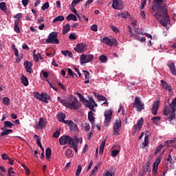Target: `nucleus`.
I'll return each instance as SVG.
<instances>
[{
  "label": "nucleus",
  "mask_w": 176,
  "mask_h": 176,
  "mask_svg": "<svg viewBox=\"0 0 176 176\" xmlns=\"http://www.w3.org/2000/svg\"><path fill=\"white\" fill-rule=\"evenodd\" d=\"M120 17H122L123 19H127V17H129V16H130V13L125 12L123 13H121L120 14Z\"/></svg>",
  "instance_id": "46"
},
{
  "label": "nucleus",
  "mask_w": 176,
  "mask_h": 176,
  "mask_svg": "<svg viewBox=\"0 0 176 176\" xmlns=\"http://www.w3.org/2000/svg\"><path fill=\"white\" fill-rule=\"evenodd\" d=\"M47 100H52V98H50V96H49L46 92L41 93V101L43 102H45V104H47L49 101Z\"/></svg>",
  "instance_id": "18"
},
{
  "label": "nucleus",
  "mask_w": 176,
  "mask_h": 176,
  "mask_svg": "<svg viewBox=\"0 0 176 176\" xmlns=\"http://www.w3.org/2000/svg\"><path fill=\"white\" fill-rule=\"evenodd\" d=\"M19 23H20V21L19 20H16L14 21V30L15 31V32H16L17 34H20V28H19Z\"/></svg>",
  "instance_id": "27"
},
{
  "label": "nucleus",
  "mask_w": 176,
  "mask_h": 176,
  "mask_svg": "<svg viewBox=\"0 0 176 176\" xmlns=\"http://www.w3.org/2000/svg\"><path fill=\"white\" fill-rule=\"evenodd\" d=\"M26 72L29 74H32V62L25 60L23 63Z\"/></svg>",
  "instance_id": "15"
},
{
  "label": "nucleus",
  "mask_w": 176,
  "mask_h": 176,
  "mask_svg": "<svg viewBox=\"0 0 176 176\" xmlns=\"http://www.w3.org/2000/svg\"><path fill=\"white\" fill-rule=\"evenodd\" d=\"M84 127L85 129V131H90V124L89 123H85L84 124Z\"/></svg>",
  "instance_id": "57"
},
{
  "label": "nucleus",
  "mask_w": 176,
  "mask_h": 176,
  "mask_svg": "<svg viewBox=\"0 0 176 176\" xmlns=\"http://www.w3.org/2000/svg\"><path fill=\"white\" fill-rule=\"evenodd\" d=\"M36 144L41 149H42L43 152L41 153V155H45V151L43 150V147L42 146V143H41V138H38L36 139Z\"/></svg>",
  "instance_id": "34"
},
{
  "label": "nucleus",
  "mask_w": 176,
  "mask_h": 176,
  "mask_svg": "<svg viewBox=\"0 0 176 176\" xmlns=\"http://www.w3.org/2000/svg\"><path fill=\"white\" fill-rule=\"evenodd\" d=\"M102 43H104V45H107L108 46H112L111 44V39L109 37H104L102 40Z\"/></svg>",
  "instance_id": "25"
},
{
  "label": "nucleus",
  "mask_w": 176,
  "mask_h": 176,
  "mask_svg": "<svg viewBox=\"0 0 176 176\" xmlns=\"http://www.w3.org/2000/svg\"><path fill=\"white\" fill-rule=\"evenodd\" d=\"M79 2H82V0H74L72 3V6H76Z\"/></svg>",
  "instance_id": "60"
},
{
  "label": "nucleus",
  "mask_w": 176,
  "mask_h": 176,
  "mask_svg": "<svg viewBox=\"0 0 176 176\" xmlns=\"http://www.w3.org/2000/svg\"><path fill=\"white\" fill-rule=\"evenodd\" d=\"M168 67L171 74L174 75V76H176L175 64H174L173 63L168 64Z\"/></svg>",
  "instance_id": "21"
},
{
  "label": "nucleus",
  "mask_w": 176,
  "mask_h": 176,
  "mask_svg": "<svg viewBox=\"0 0 176 176\" xmlns=\"http://www.w3.org/2000/svg\"><path fill=\"white\" fill-rule=\"evenodd\" d=\"M33 58L36 63H38V61H39V56H38V55H36V54H33Z\"/></svg>",
  "instance_id": "61"
},
{
  "label": "nucleus",
  "mask_w": 176,
  "mask_h": 176,
  "mask_svg": "<svg viewBox=\"0 0 176 176\" xmlns=\"http://www.w3.org/2000/svg\"><path fill=\"white\" fill-rule=\"evenodd\" d=\"M80 173H82V166L81 165H78L77 170H76V176L80 175Z\"/></svg>",
  "instance_id": "47"
},
{
  "label": "nucleus",
  "mask_w": 176,
  "mask_h": 176,
  "mask_svg": "<svg viewBox=\"0 0 176 176\" xmlns=\"http://www.w3.org/2000/svg\"><path fill=\"white\" fill-rule=\"evenodd\" d=\"M77 96L79 97L80 101H82V102H85V101H87V99L85 98V96H82L80 94V93H76Z\"/></svg>",
  "instance_id": "44"
},
{
  "label": "nucleus",
  "mask_w": 176,
  "mask_h": 176,
  "mask_svg": "<svg viewBox=\"0 0 176 176\" xmlns=\"http://www.w3.org/2000/svg\"><path fill=\"white\" fill-rule=\"evenodd\" d=\"M70 10H72V12H73V13H74V14H76V16H77V17H78V19H80L79 13H78V11L76 10V9H75V6H72V7H70Z\"/></svg>",
  "instance_id": "38"
},
{
  "label": "nucleus",
  "mask_w": 176,
  "mask_h": 176,
  "mask_svg": "<svg viewBox=\"0 0 176 176\" xmlns=\"http://www.w3.org/2000/svg\"><path fill=\"white\" fill-rule=\"evenodd\" d=\"M34 96L36 100H39L41 101L42 94H40L38 92H34Z\"/></svg>",
  "instance_id": "42"
},
{
  "label": "nucleus",
  "mask_w": 176,
  "mask_h": 176,
  "mask_svg": "<svg viewBox=\"0 0 176 176\" xmlns=\"http://www.w3.org/2000/svg\"><path fill=\"white\" fill-rule=\"evenodd\" d=\"M128 32L129 33V35L131 38H137V34L133 32V30L130 26H128Z\"/></svg>",
  "instance_id": "36"
},
{
  "label": "nucleus",
  "mask_w": 176,
  "mask_h": 176,
  "mask_svg": "<svg viewBox=\"0 0 176 176\" xmlns=\"http://www.w3.org/2000/svg\"><path fill=\"white\" fill-rule=\"evenodd\" d=\"M49 2L45 3L41 7L42 10H46V9H49Z\"/></svg>",
  "instance_id": "52"
},
{
  "label": "nucleus",
  "mask_w": 176,
  "mask_h": 176,
  "mask_svg": "<svg viewBox=\"0 0 176 176\" xmlns=\"http://www.w3.org/2000/svg\"><path fill=\"white\" fill-rule=\"evenodd\" d=\"M142 124H144V118H141L136 124L134 125V134L137 133V131H140L142 129Z\"/></svg>",
  "instance_id": "12"
},
{
  "label": "nucleus",
  "mask_w": 176,
  "mask_h": 176,
  "mask_svg": "<svg viewBox=\"0 0 176 176\" xmlns=\"http://www.w3.org/2000/svg\"><path fill=\"white\" fill-rule=\"evenodd\" d=\"M94 56L93 54H82L80 58V64H86L87 63H90V61H93Z\"/></svg>",
  "instance_id": "8"
},
{
  "label": "nucleus",
  "mask_w": 176,
  "mask_h": 176,
  "mask_svg": "<svg viewBox=\"0 0 176 176\" xmlns=\"http://www.w3.org/2000/svg\"><path fill=\"white\" fill-rule=\"evenodd\" d=\"M65 19L64 16H58L54 19L53 23H56V21H64Z\"/></svg>",
  "instance_id": "37"
},
{
  "label": "nucleus",
  "mask_w": 176,
  "mask_h": 176,
  "mask_svg": "<svg viewBox=\"0 0 176 176\" xmlns=\"http://www.w3.org/2000/svg\"><path fill=\"white\" fill-rule=\"evenodd\" d=\"M66 20L67 21H69L71 20H73V21H78V18L76 17V15L74 14H69L67 17Z\"/></svg>",
  "instance_id": "24"
},
{
  "label": "nucleus",
  "mask_w": 176,
  "mask_h": 176,
  "mask_svg": "<svg viewBox=\"0 0 176 176\" xmlns=\"http://www.w3.org/2000/svg\"><path fill=\"white\" fill-rule=\"evenodd\" d=\"M104 123H107L106 126H107L108 123L111 122V119H112V110H107L104 112Z\"/></svg>",
  "instance_id": "13"
},
{
  "label": "nucleus",
  "mask_w": 176,
  "mask_h": 176,
  "mask_svg": "<svg viewBox=\"0 0 176 176\" xmlns=\"http://www.w3.org/2000/svg\"><path fill=\"white\" fill-rule=\"evenodd\" d=\"M69 127H70V130H73L74 131L78 130V125L76 124H75L73 122H70V123H69Z\"/></svg>",
  "instance_id": "31"
},
{
  "label": "nucleus",
  "mask_w": 176,
  "mask_h": 176,
  "mask_svg": "<svg viewBox=\"0 0 176 176\" xmlns=\"http://www.w3.org/2000/svg\"><path fill=\"white\" fill-rule=\"evenodd\" d=\"M12 174H14V171H13V168L10 167L8 169V175L12 176Z\"/></svg>",
  "instance_id": "56"
},
{
  "label": "nucleus",
  "mask_w": 176,
  "mask_h": 176,
  "mask_svg": "<svg viewBox=\"0 0 176 176\" xmlns=\"http://www.w3.org/2000/svg\"><path fill=\"white\" fill-rule=\"evenodd\" d=\"M78 142H79V139L77 138L72 139L71 136L63 135L59 138L60 145H69L74 148L76 153L78 152Z\"/></svg>",
  "instance_id": "2"
},
{
  "label": "nucleus",
  "mask_w": 176,
  "mask_h": 176,
  "mask_svg": "<svg viewBox=\"0 0 176 176\" xmlns=\"http://www.w3.org/2000/svg\"><path fill=\"white\" fill-rule=\"evenodd\" d=\"M69 38L71 40V41H75L76 40V36H75V33H72L69 34Z\"/></svg>",
  "instance_id": "53"
},
{
  "label": "nucleus",
  "mask_w": 176,
  "mask_h": 176,
  "mask_svg": "<svg viewBox=\"0 0 176 176\" xmlns=\"http://www.w3.org/2000/svg\"><path fill=\"white\" fill-rule=\"evenodd\" d=\"M133 107V108H136V111H138L139 112H141L142 109H145V104L141 102V98L138 96L135 98Z\"/></svg>",
  "instance_id": "7"
},
{
  "label": "nucleus",
  "mask_w": 176,
  "mask_h": 176,
  "mask_svg": "<svg viewBox=\"0 0 176 176\" xmlns=\"http://www.w3.org/2000/svg\"><path fill=\"white\" fill-rule=\"evenodd\" d=\"M13 126H14V124L12 123L10 121H5L3 129H12Z\"/></svg>",
  "instance_id": "26"
},
{
  "label": "nucleus",
  "mask_w": 176,
  "mask_h": 176,
  "mask_svg": "<svg viewBox=\"0 0 176 176\" xmlns=\"http://www.w3.org/2000/svg\"><path fill=\"white\" fill-rule=\"evenodd\" d=\"M57 119L58 122H64L65 119V114L64 113H60L57 115Z\"/></svg>",
  "instance_id": "28"
},
{
  "label": "nucleus",
  "mask_w": 176,
  "mask_h": 176,
  "mask_svg": "<svg viewBox=\"0 0 176 176\" xmlns=\"http://www.w3.org/2000/svg\"><path fill=\"white\" fill-rule=\"evenodd\" d=\"M160 119H162V118L160 116L153 117L152 118V121L154 123V124H157V122H159V120H160Z\"/></svg>",
  "instance_id": "43"
},
{
  "label": "nucleus",
  "mask_w": 176,
  "mask_h": 176,
  "mask_svg": "<svg viewBox=\"0 0 176 176\" xmlns=\"http://www.w3.org/2000/svg\"><path fill=\"white\" fill-rule=\"evenodd\" d=\"M46 125V120L43 118H41L39 121H38V124L36 129H43L45 126Z\"/></svg>",
  "instance_id": "20"
},
{
  "label": "nucleus",
  "mask_w": 176,
  "mask_h": 176,
  "mask_svg": "<svg viewBox=\"0 0 176 176\" xmlns=\"http://www.w3.org/2000/svg\"><path fill=\"white\" fill-rule=\"evenodd\" d=\"M58 101H59V102H60V104H62V105H63V107H65V104H66L67 101L63 100L60 97H58Z\"/></svg>",
  "instance_id": "55"
},
{
  "label": "nucleus",
  "mask_w": 176,
  "mask_h": 176,
  "mask_svg": "<svg viewBox=\"0 0 176 176\" xmlns=\"http://www.w3.org/2000/svg\"><path fill=\"white\" fill-rule=\"evenodd\" d=\"M60 131H56L53 135L54 138H58V137L60 136Z\"/></svg>",
  "instance_id": "54"
},
{
  "label": "nucleus",
  "mask_w": 176,
  "mask_h": 176,
  "mask_svg": "<svg viewBox=\"0 0 176 176\" xmlns=\"http://www.w3.org/2000/svg\"><path fill=\"white\" fill-rule=\"evenodd\" d=\"M97 98L98 100V101H105V100H107V98L102 95H97Z\"/></svg>",
  "instance_id": "45"
},
{
  "label": "nucleus",
  "mask_w": 176,
  "mask_h": 176,
  "mask_svg": "<svg viewBox=\"0 0 176 176\" xmlns=\"http://www.w3.org/2000/svg\"><path fill=\"white\" fill-rule=\"evenodd\" d=\"M162 162V157L160 155L157 157L155 161L154 162L153 164V175H156L157 174V170L159 168V164H160V162Z\"/></svg>",
  "instance_id": "9"
},
{
  "label": "nucleus",
  "mask_w": 176,
  "mask_h": 176,
  "mask_svg": "<svg viewBox=\"0 0 176 176\" xmlns=\"http://www.w3.org/2000/svg\"><path fill=\"white\" fill-rule=\"evenodd\" d=\"M88 120L92 124V129H94V122H96V118H94V113L91 111L88 113Z\"/></svg>",
  "instance_id": "17"
},
{
  "label": "nucleus",
  "mask_w": 176,
  "mask_h": 176,
  "mask_svg": "<svg viewBox=\"0 0 176 176\" xmlns=\"http://www.w3.org/2000/svg\"><path fill=\"white\" fill-rule=\"evenodd\" d=\"M111 46H117L118 45V41H116V38H113L112 40H111Z\"/></svg>",
  "instance_id": "59"
},
{
  "label": "nucleus",
  "mask_w": 176,
  "mask_h": 176,
  "mask_svg": "<svg viewBox=\"0 0 176 176\" xmlns=\"http://www.w3.org/2000/svg\"><path fill=\"white\" fill-rule=\"evenodd\" d=\"M0 9L3 12H6V10H8V7H6V3L5 2L0 3Z\"/></svg>",
  "instance_id": "35"
},
{
  "label": "nucleus",
  "mask_w": 176,
  "mask_h": 176,
  "mask_svg": "<svg viewBox=\"0 0 176 176\" xmlns=\"http://www.w3.org/2000/svg\"><path fill=\"white\" fill-rule=\"evenodd\" d=\"M83 72H85V79H90V73L87 71H83Z\"/></svg>",
  "instance_id": "58"
},
{
  "label": "nucleus",
  "mask_w": 176,
  "mask_h": 176,
  "mask_svg": "<svg viewBox=\"0 0 176 176\" xmlns=\"http://www.w3.org/2000/svg\"><path fill=\"white\" fill-rule=\"evenodd\" d=\"M99 60L100 61V63H105L106 61H108V58H107V56L105 55H101L99 57Z\"/></svg>",
  "instance_id": "39"
},
{
  "label": "nucleus",
  "mask_w": 176,
  "mask_h": 176,
  "mask_svg": "<svg viewBox=\"0 0 176 176\" xmlns=\"http://www.w3.org/2000/svg\"><path fill=\"white\" fill-rule=\"evenodd\" d=\"M104 148H105V140L102 141L100 144V151H99L100 155H102V153H104Z\"/></svg>",
  "instance_id": "33"
},
{
  "label": "nucleus",
  "mask_w": 176,
  "mask_h": 176,
  "mask_svg": "<svg viewBox=\"0 0 176 176\" xmlns=\"http://www.w3.org/2000/svg\"><path fill=\"white\" fill-rule=\"evenodd\" d=\"M3 102L4 104V105H9L10 104V99H9V98L8 97H5L3 98Z\"/></svg>",
  "instance_id": "41"
},
{
  "label": "nucleus",
  "mask_w": 176,
  "mask_h": 176,
  "mask_svg": "<svg viewBox=\"0 0 176 176\" xmlns=\"http://www.w3.org/2000/svg\"><path fill=\"white\" fill-rule=\"evenodd\" d=\"M176 157L174 155H168V157L166 158L167 164L171 166V164H174L175 163Z\"/></svg>",
  "instance_id": "19"
},
{
  "label": "nucleus",
  "mask_w": 176,
  "mask_h": 176,
  "mask_svg": "<svg viewBox=\"0 0 176 176\" xmlns=\"http://www.w3.org/2000/svg\"><path fill=\"white\" fill-rule=\"evenodd\" d=\"M91 31H94L95 32H97L98 31V26L97 25L94 24L91 26Z\"/></svg>",
  "instance_id": "49"
},
{
  "label": "nucleus",
  "mask_w": 176,
  "mask_h": 176,
  "mask_svg": "<svg viewBox=\"0 0 176 176\" xmlns=\"http://www.w3.org/2000/svg\"><path fill=\"white\" fill-rule=\"evenodd\" d=\"M113 9H116L117 10H122L123 9V1L122 0H113L112 3Z\"/></svg>",
  "instance_id": "10"
},
{
  "label": "nucleus",
  "mask_w": 176,
  "mask_h": 176,
  "mask_svg": "<svg viewBox=\"0 0 176 176\" xmlns=\"http://www.w3.org/2000/svg\"><path fill=\"white\" fill-rule=\"evenodd\" d=\"M160 102L159 101H155L153 104V107L151 109V112L153 115H157V111L159 110Z\"/></svg>",
  "instance_id": "16"
},
{
  "label": "nucleus",
  "mask_w": 176,
  "mask_h": 176,
  "mask_svg": "<svg viewBox=\"0 0 176 176\" xmlns=\"http://www.w3.org/2000/svg\"><path fill=\"white\" fill-rule=\"evenodd\" d=\"M85 47H86V44L81 43L78 44L74 47V50H75V52H77V53H83L85 52Z\"/></svg>",
  "instance_id": "14"
},
{
  "label": "nucleus",
  "mask_w": 176,
  "mask_h": 176,
  "mask_svg": "<svg viewBox=\"0 0 176 176\" xmlns=\"http://www.w3.org/2000/svg\"><path fill=\"white\" fill-rule=\"evenodd\" d=\"M161 85L162 86V89H164L167 90L168 91H171V87L170 85H168L166 81L162 80Z\"/></svg>",
  "instance_id": "22"
},
{
  "label": "nucleus",
  "mask_w": 176,
  "mask_h": 176,
  "mask_svg": "<svg viewBox=\"0 0 176 176\" xmlns=\"http://www.w3.org/2000/svg\"><path fill=\"white\" fill-rule=\"evenodd\" d=\"M164 146H166L167 148L170 146H173L174 148H176V138L172 140H166L164 142V143L161 144L160 146H158L155 151V155H157Z\"/></svg>",
  "instance_id": "5"
},
{
  "label": "nucleus",
  "mask_w": 176,
  "mask_h": 176,
  "mask_svg": "<svg viewBox=\"0 0 176 176\" xmlns=\"http://www.w3.org/2000/svg\"><path fill=\"white\" fill-rule=\"evenodd\" d=\"M67 72H68L69 75H70V76H72V78H74V75L78 76V75H76V74L74 73L72 69H71L70 68L67 69Z\"/></svg>",
  "instance_id": "50"
},
{
  "label": "nucleus",
  "mask_w": 176,
  "mask_h": 176,
  "mask_svg": "<svg viewBox=\"0 0 176 176\" xmlns=\"http://www.w3.org/2000/svg\"><path fill=\"white\" fill-rule=\"evenodd\" d=\"M135 34H138V35H144L142 30L140 28L135 29Z\"/></svg>",
  "instance_id": "51"
},
{
  "label": "nucleus",
  "mask_w": 176,
  "mask_h": 176,
  "mask_svg": "<svg viewBox=\"0 0 176 176\" xmlns=\"http://www.w3.org/2000/svg\"><path fill=\"white\" fill-rule=\"evenodd\" d=\"M58 36V33H57V32H51L48 36V38L45 41L46 43H51V45H57L60 43V41L57 38Z\"/></svg>",
  "instance_id": "6"
},
{
  "label": "nucleus",
  "mask_w": 176,
  "mask_h": 176,
  "mask_svg": "<svg viewBox=\"0 0 176 176\" xmlns=\"http://www.w3.org/2000/svg\"><path fill=\"white\" fill-rule=\"evenodd\" d=\"M2 132H1V137H3L5 135H8V134H10L13 133L12 129H6V128H1Z\"/></svg>",
  "instance_id": "23"
},
{
  "label": "nucleus",
  "mask_w": 176,
  "mask_h": 176,
  "mask_svg": "<svg viewBox=\"0 0 176 176\" xmlns=\"http://www.w3.org/2000/svg\"><path fill=\"white\" fill-rule=\"evenodd\" d=\"M83 103L85 104V105L87 108H89V107H90V105H91V104H92L91 102H90L87 100V101H85V102H83Z\"/></svg>",
  "instance_id": "62"
},
{
  "label": "nucleus",
  "mask_w": 176,
  "mask_h": 176,
  "mask_svg": "<svg viewBox=\"0 0 176 176\" xmlns=\"http://www.w3.org/2000/svg\"><path fill=\"white\" fill-rule=\"evenodd\" d=\"M157 6L154 9L155 14H153L155 19L163 25L167 27L170 24V16H168V11L166 8V4L163 3V0H155Z\"/></svg>",
  "instance_id": "1"
},
{
  "label": "nucleus",
  "mask_w": 176,
  "mask_h": 176,
  "mask_svg": "<svg viewBox=\"0 0 176 176\" xmlns=\"http://www.w3.org/2000/svg\"><path fill=\"white\" fill-rule=\"evenodd\" d=\"M111 28L114 32H119V29H118V28H116V26L112 25Z\"/></svg>",
  "instance_id": "64"
},
{
  "label": "nucleus",
  "mask_w": 176,
  "mask_h": 176,
  "mask_svg": "<svg viewBox=\"0 0 176 176\" xmlns=\"http://www.w3.org/2000/svg\"><path fill=\"white\" fill-rule=\"evenodd\" d=\"M70 28H71V26L69 25V23L66 24L63 29V35H65V34H67V32L69 31Z\"/></svg>",
  "instance_id": "32"
},
{
  "label": "nucleus",
  "mask_w": 176,
  "mask_h": 176,
  "mask_svg": "<svg viewBox=\"0 0 176 176\" xmlns=\"http://www.w3.org/2000/svg\"><path fill=\"white\" fill-rule=\"evenodd\" d=\"M148 143H149V135H145L144 142L143 143L144 146H148Z\"/></svg>",
  "instance_id": "40"
},
{
  "label": "nucleus",
  "mask_w": 176,
  "mask_h": 176,
  "mask_svg": "<svg viewBox=\"0 0 176 176\" xmlns=\"http://www.w3.org/2000/svg\"><path fill=\"white\" fill-rule=\"evenodd\" d=\"M103 176H115V170L109 169L103 175Z\"/></svg>",
  "instance_id": "29"
},
{
  "label": "nucleus",
  "mask_w": 176,
  "mask_h": 176,
  "mask_svg": "<svg viewBox=\"0 0 176 176\" xmlns=\"http://www.w3.org/2000/svg\"><path fill=\"white\" fill-rule=\"evenodd\" d=\"M47 82H48L49 86L50 87H51V89H53V90H54L55 91H58V89L56 87L53 86V84H52V82H50L49 80H47Z\"/></svg>",
  "instance_id": "48"
},
{
  "label": "nucleus",
  "mask_w": 176,
  "mask_h": 176,
  "mask_svg": "<svg viewBox=\"0 0 176 176\" xmlns=\"http://www.w3.org/2000/svg\"><path fill=\"white\" fill-rule=\"evenodd\" d=\"M65 107L69 109H74V111H76L82 107V104H80V102H79L76 97L71 96L69 98V101H66V103H65Z\"/></svg>",
  "instance_id": "4"
},
{
  "label": "nucleus",
  "mask_w": 176,
  "mask_h": 176,
  "mask_svg": "<svg viewBox=\"0 0 176 176\" xmlns=\"http://www.w3.org/2000/svg\"><path fill=\"white\" fill-rule=\"evenodd\" d=\"M28 2H30V0H22V5L24 6V8L28 5Z\"/></svg>",
  "instance_id": "63"
},
{
  "label": "nucleus",
  "mask_w": 176,
  "mask_h": 176,
  "mask_svg": "<svg viewBox=\"0 0 176 176\" xmlns=\"http://www.w3.org/2000/svg\"><path fill=\"white\" fill-rule=\"evenodd\" d=\"M175 111H176V98H175L170 105H165L164 109L163 111V114L165 116H168V120L171 122L175 118Z\"/></svg>",
  "instance_id": "3"
},
{
  "label": "nucleus",
  "mask_w": 176,
  "mask_h": 176,
  "mask_svg": "<svg viewBox=\"0 0 176 176\" xmlns=\"http://www.w3.org/2000/svg\"><path fill=\"white\" fill-rule=\"evenodd\" d=\"M120 127H122V120L120 119H117L115 122V124L113 126V134H117L119 135V132L120 131Z\"/></svg>",
  "instance_id": "11"
},
{
  "label": "nucleus",
  "mask_w": 176,
  "mask_h": 176,
  "mask_svg": "<svg viewBox=\"0 0 176 176\" xmlns=\"http://www.w3.org/2000/svg\"><path fill=\"white\" fill-rule=\"evenodd\" d=\"M21 80V83H23L24 86H28V78H27L25 76L22 75Z\"/></svg>",
  "instance_id": "30"
}]
</instances>
